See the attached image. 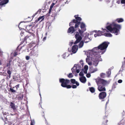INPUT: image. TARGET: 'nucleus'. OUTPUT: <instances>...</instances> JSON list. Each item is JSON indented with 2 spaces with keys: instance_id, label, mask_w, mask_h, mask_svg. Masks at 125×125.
Segmentation results:
<instances>
[{
  "instance_id": "obj_1",
  "label": "nucleus",
  "mask_w": 125,
  "mask_h": 125,
  "mask_svg": "<svg viewBox=\"0 0 125 125\" xmlns=\"http://www.w3.org/2000/svg\"><path fill=\"white\" fill-rule=\"evenodd\" d=\"M78 15H75L74 17L75 19H73V21L75 23H77L75 24L74 27L75 28H78L80 25V29L78 28V32H76V34L75 35V37L76 39L74 44H76L80 42L82 40V36L83 35L84 32L86 30V26L85 24L83 22H81L80 21L82 20L81 18L78 16Z\"/></svg>"
},
{
  "instance_id": "obj_2",
  "label": "nucleus",
  "mask_w": 125,
  "mask_h": 125,
  "mask_svg": "<svg viewBox=\"0 0 125 125\" xmlns=\"http://www.w3.org/2000/svg\"><path fill=\"white\" fill-rule=\"evenodd\" d=\"M95 82L98 86L97 89L99 91L103 92L106 91L105 86L108 83L107 81L99 78L96 79Z\"/></svg>"
},
{
  "instance_id": "obj_3",
  "label": "nucleus",
  "mask_w": 125,
  "mask_h": 125,
  "mask_svg": "<svg viewBox=\"0 0 125 125\" xmlns=\"http://www.w3.org/2000/svg\"><path fill=\"white\" fill-rule=\"evenodd\" d=\"M120 25L116 24L115 22H113L111 25H108L106 27L107 29L112 33H116L118 34L119 30L121 29Z\"/></svg>"
},
{
  "instance_id": "obj_4",
  "label": "nucleus",
  "mask_w": 125,
  "mask_h": 125,
  "mask_svg": "<svg viewBox=\"0 0 125 125\" xmlns=\"http://www.w3.org/2000/svg\"><path fill=\"white\" fill-rule=\"evenodd\" d=\"M60 83H61V86L63 87L66 88L67 89L70 88L72 87V86L68 84L70 83L69 80L64 78H60L59 79Z\"/></svg>"
},
{
  "instance_id": "obj_5",
  "label": "nucleus",
  "mask_w": 125,
  "mask_h": 125,
  "mask_svg": "<svg viewBox=\"0 0 125 125\" xmlns=\"http://www.w3.org/2000/svg\"><path fill=\"white\" fill-rule=\"evenodd\" d=\"M109 44V43H108L106 42H104L98 46V48L97 49H100V50H105Z\"/></svg>"
},
{
  "instance_id": "obj_6",
  "label": "nucleus",
  "mask_w": 125,
  "mask_h": 125,
  "mask_svg": "<svg viewBox=\"0 0 125 125\" xmlns=\"http://www.w3.org/2000/svg\"><path fill=\"white\" fill-rule=\"evenodd\" d=\"M26 40V43L28 42L30 43L29 41L32 40L33 38V36L32 35H31L30 36H26L24 38Z\"/></svg>"
},
{
  "instance_id": "obj_7",
  "label": "nucleus",
  "mask_w": 125,
  "mask_h": 125,
  "mask_svg": "<svg viewBox=\"0 0 125 125\" xmlns=\"http://www.w3.org/2000/svg\"><path fill=\"white\" fill-rule=\"evenodd\" d=\"M106 96V93L104 92H101L99 94V97L100 99H104Z\"/></svg>"
},
{
  "instance_id": "obj_8",
  "label": "nucleus",
  "mask_w": 125,
  "mask_h": 125,
  "mask_svg": "<svg viewBox=\"0 0 125 125\" xmlns=\"http://www.w3.org/2000/svg\"><path fill=\"white\" fill-rule=\"evenodd\" d=\"M77 29V28H75L74 27H69L68 30L67 32L68 33H71L74 32Z\"/></svg>"
},
{
  "instance_id": "obj_9",
  "label": "nucleus",
  "mask_w": 125,
  "mask_h": 125,
  "mask_svg": "<svg viewBox=\"0 0 125 125\" xmlns=\"http://www.w3.org/2000/svg\"><path fill=\"white\" fill-rule=\"evenodd\" d=\"M101 56L100 55H98V58H96L95 60L93 62V64L95 66H96L98 65L99 62L100 61V60L101 57Z\"/></svg>"
},
{
  "instance_id": "obj_10",
  "label": "nucleus",
  "mask_w": 125,
  "mask_h": 125,
  "mask_svg": "<svg viewBox=\"0 0 125 125\" xmlns=\"http://www.w3.org/2000/svg\"><path fill=\"white\" fill-rule=\"evenodd\" d=\"M74 67H77L78 69L80 70L81 69V67L80 64H74V67L71 69V70L72 71V73L73 74H74L75 72V71L74 70V69L73 68Z\"/></svg>"
},
{
  "instance_id": "obj_11",
  "label": "nucleus",
  "mask_w": 125,
  "mask_h": 125,
  "mask_svg": "<svg viewBox=\"0 0 125 125\" xmlns=\"http://www.w3.org/2000/svg\"><path fill=\"white\" fill-rule=\"evenodd\" d=\"M29 55L31 56L37 57L38 55V52L32 50L29 54Z\"/></svg>"
},
{
  "instance_id": "obj_12",
  "label": "nucleus",
  "mask_w": 125,
  "mask_h": 125,
  "mask_svg": "<svg viewBox=\"0 0 125 125\" xmlns=\"http://www.w3.org/2000/svg\"><path fill=\"white\" fill-rule=\"evenodd\" d=\"M98 48V47H95L93 49V50L94 51V52L96 53H97L98 52V53H99V54H103L105 52V51H104L103 52H101V51L100 52L97 51H98V50H100V49H97Z\"/></svg>"
},
{
  "instance_id": "obj_13",
  "label": "nucleus",
  "mask_w": 125,
  "mask_h": 125,
  "mask_svg": "<svg viewBox=\"0 0 125 125\" xmlns=\"http://www.w3.org/2000/svg\"><path fill=\"white\" fill-rule=\"evenodd\" d=\"M78 49V46L77 45H74L72 47V52L74 53L77 52Z\"/></svg>"
},
{
  "instance_id": "obj_14",
  "label": "nucleus",
  "mask_w": 125,
  "mask_h": 125,
  "mask_svg": "<svg viewBox=\"0 0 125 125\" xmlns=\"http://www.w3.org/2000/svg\"><path fill=\"white\" fill-rule=\"evenodd\" d=\"M70 81L71 82V83L73 84H76V85L77 86H79V84L77 81H76L75 79H71L70 80Z\"/></svg>"
},
{
  "instance_id": "obj_15",
  "label": "nucleus",
  "mask_w": 125,
  "mask_h": 125,
  "mask_svg": "<svg viewBox=\"0 0 125 125\" xmlns=\"http://www.w3.org/2000/svg\"><path fill=\"white\" fill-rule=\"evenodd\" d=\"M9 0H3L0 2V6H3L8 2Z\"/></svg>"
},
{
  "instance_id": "obj_16",
  "label": "nucleus",
  "mask_w": 125,
  "mask_h": 125,
  "mask_svg": "<svg viewBox=\"0 0 125 125\" xmlns=\"http://www.w3.org/2000/svg\"><path fill=\"white\" fill-rule=\"evenodd\" d=\"M80 80L81 82L83 83H85L86 81V78L84 76L81 77L80 78Z\"/></svg>"
},
{
  "instance_id": "obj_17",
  "label": "nucleus",
  "mask_w": 125,
  "mask_h": 125,
  "mask_svg": "<svg viewBox=\"0 0 125 125\" xmlns=\"http://www.w3.org/2000/svg\"><path fill=\"white\" fill-rule=\"evenodd\" d=\"M10 106L11 108H12L14 110H15L16 109V107L15 105V104L11 102L10 103Z\"/></svg>"
},
{
  "instance_id": "obj_18",
  "label": "nucleus",
  "mask_w": 125,
  "mask_h": 125,
  "mask_svg": "<svg viewBox=\"0 0 125 125\" xmlns=\"http://www.w3.org/2000/svg\"><path fill=\"white\" fill-rule=\"evenodd\" d=\"M106 118H104L103 119V122L102 123L103 125H106L107 124V123L108 122V120L106 119Z\"/></svg>"
},
{
  "instance_id": "obj_19",
  "label": "nucleus",
  "mask_w": 125,
  "mask_h": 125,
  "mask_svg": "<svg viewBox=\"0 0 125 125\" xmlns=\"http://www.w3.org/2000/svg\"><path fill=\"white\" fill-rule=\"evenodd\" d=\"M23 94H21L18 95L17 97V99L19 100H21L23 98Z\"/></svg>"
},
{
  "instance_id": "obj_20",
  "label": "nucleus",
  "mask_w": 125,
  "mask_h": 125,
  "mask_svg": "<svg viewBox=\"0 0 125 125\" xmlns=\"http://www.w3.org/2000/svg\"><path fill=\"white\" fill-rule=\"evenodd\" d=\"M124 21V19L122 18H118L116 19V21L119 23L123 22Z\"/></svg>"
},
{
  "instance_id": "obj_21",
  "label": "nucleus",
  "mask_w": 125,
  "mask_h": 125,
  "mask_svg": "<svg viewBox=\"0 0 125 125\" xmlns=\"http://www.w3.org/2000/svg\"><path fill=\"white\" fill-rule=\"evenodd\" d=\"M97 36H101L102 35H104V33L102 31H98V32L97 33Z\"/></svg>"
},
{
  "instance_id": "obj_22",
  "label": "nucleus",
  "mask_w": 125,
  "mask_h": 125,
  "mask_svg": "<svg viewBox=\"0 0 125 125\" xmlns=\"http://www.w3.org/2000/svg\"><path fill=\"white\" fill-rule=\"evenodd\" d=\"M43 17H44V16H41L39 18H38L37 20H36L35 21L37 22L38 21H39L41 19H42L41 21H42L44 19V18H43Z\"/></svg>"
},
{
  "instance_id": "obj_23",
  "label": "nucleus",
  "mask_w": 125,
  "mask_h": 125,
  "mask_svg": "<svg viewBox=\"0 0 125 125\" xmlns=\"http://www.w3.org/2000/svg\"><path fill=\"white\" fill-rule=\"evenodd\" d=\"M104 35L107 37H111L112 36V34L110 33H104Z\"/></svg>"
},
{
  "instance_id": "obj_24",
  "label": "nucleus",
  "mask_w": 125,
  "mask_h": 125,
  "mask_svg": "<svg viewBox=\"0 0 125 125\" xmlns=\"http://www.w3.org/2000/svg\"><path fill=\"white\" fill-rule=\"evenodd\" d=\"M22 47L20 46L19 45L17 47V48L16 51H18V52H19V54H20L19 52L21 50V49Z\"/></svg>"
},
{
  "instance_id": "obj_25",
  "label": "nucleus",
  "mask_w": 125,
  "mask_h": 125,
  "mask_svg": "<svg viewBox=\"0 0 125 125\" xmlns=\"http://www.w3.org/2000/svg\"><path fill=\"white\" fill-rule=\"evenodd\" d=\"M77 23H75L73 21V20L70 23L69 25L70 27H73V26L74 25V24H76Z\"/></svg>"
},
{
  "instance_id": "obj_26",
  "label": "nucleus",
  "mask_w": 125,
  "mask_h": 125,
  "mask_svg": "<svg viewBox=\"0 0 125 125\" xmlns=\"http://www.w3.org/2000/svg\"><path fill=\"white\" fill-rule=\"evenodd\" d=\"M89 90L92 93H94L95 91V89L93 87H89Z\"/></svg>"
},
{
  "instance_id": "obj_27",
  "label": "nucleus",
  "mask_w": 125,
  "mask_h": 125,
  "mask_svg": "<svg viewBox=\"0 0 125 125\" xmlns=\"http://www.w3.org/2000/svg\"><path fill=\"white\" fill-rule=\"evenodd\" d=\"M32 27V26L31 25L27 26L26 27V29L27 31H29L30 30L31 28Z\"/></svg>"
},
{
  "instance_id": "obj_28",
  "label": "nucleus",
  "mask_w": 125,
  "mask_h": 125,
  "mask_svg": "<svg viewBox=\"0 0 125 125\" xmlns=\"http://www.w3.org/2000/svg\"><path fill=\"white\" fill-rule=\"evenodd\" d=\"M84 44V42L83 41H81L79 44V48H82Z\"/></svg>"
},
{
  "instance_id": "obj_29",
  "label": "nucleus",
  "mask_w": 125,
  "mask_h": 125,
  "mask_svg": "<svg viewBox=\"0 0 125 125\" xmlns=\"http://www.w3.org/2000/svg\"><path fill=\"white\" fill-rule=\"evenodd\" d=\"M7 73L9 74V78H10L11 77V71L10 70H8L7 71Z\"/></svg>"
},
{
  "instance_id": "obj_30",
  "label": "nucleus",
  "mask_w": 125,
  "mask_h": 125,
  "mask_svg": "<svg viewBox=\"0 0 125 125\" xmlns=\"http://www.w3.org/2000/svg\"><path fill=\"white\" fill-rule=\"evenodd\" d=\"M117 84L116 82L114 83L113 85L112 86V89H114L116 87V85Z\"/></svg>"
},
{
  "instance_id": "obj_31",
  "label": "nucleus",
  "mask_w": 125,
  "mask_h": 125,
  "mask_svg": "<svg viewBox=\"0 0 125 125\" xmlns=\"http://www.w3.org/2000/svg\"><path fill=\"white\" fill-rule=\"evenodd\" d=\"M73 74L72 73H69L68 75H67L68 77L69 78H71L73 77Z\"/></svg>"
},
{
  "instance_id": "obj_32",
  "label": "nucleus",
  "mask_w": 125,
  "mask_h": 125,
  "mask_svg": "<svg viewBox=\"0 0 125 125\" xmlns=\"http://www.w3.org/2000/svg\"><path fill=\"white\" fill-rule=\"evenodd\" d=\"M100 76L102 78H104L105 76V74L103 73H101L100 74Z\"/></svg>"
},
{
  "instance_id": "obj_33",
  "label": "nucleus",
  "mask_w": 125,
  "mask_h": 125,
  "mask_svg": "<svg viewBox=\"0 0 125 125\" xmlns=\"http://www.w3.org/2000/svg\"><path fill=\"white\" fill-rule=\"evenodd\" d=\"M97 70V68H95L93 70L91 69V73H94Z\"/></svg>"
},
{
  "instance_id": "obj_34",
  "label": "nucleus",
  "mask_w": 125,
  "mask_h": 125,
  "mask_svg": "<svg viewBox=\"0 0 125 125\" xmlns=\"http://www.w3.org/2000/svg\"><path fill=\"white\" fill-rule=\"evenodd\" d=\"M18 53H19V52H18V51H16L15 50L14 52L13 53V56H15L17 55Z\"/></svg>"
},
{
  "instance_id": "obj_35",
  "label": "nucleus",
  "mask_w": 125,
  "mask_h": 125,
  "mask_svg": "<svg viewBox=\"0 0 125 125\" xmlns=\"http://www.w3.org/2000/svg\"><path fill=\"white\" fill-rule=\"evenodd\" d=\"M80 69H78V67H75V69H74V71H75L76 70V72L77 73H79L80 72Z\"/></svg>"
},
{
  "instance_id": "obj_36",
  "label": "nucleus",
  "mask_w": 125,
  "mask_h": 125,
  "mask_svg": "<svg viewBox=\"0 0 125 125\" xmlns=\"http://www.w3.org/2000/svg\"><path fill=\"white\" fill-rule=\"evenodd\" d=\"M25 41L26 42V40L24 38L23 39H22V41L21 42L19 45L20 46L21 45L23 44Z\"/></svg>"
},
{
  "instance_id": "obj_37",
  "label": "nucleus",
  "mask_w": 125,
  "mask_h": 125,
  "mask_svg": "<svg viewBox=\"0 0 125 125\" xmlns=\"http://www.w3.org/2000/svg\"><path fill=\"white\" fill-rule=\"evenodd\" d=\"M108 75V77H109L110 75L111 74V71H109L108 72H107L106 73Z\"/></svg>"
},
{
  "instance_id": "obj_38",
  "label": "nucleus",
  "mask_w": 125,
  "mask_h": 125,
  "mask_svg": "<svg viewBox=\"0 0 125 125\" xmlns=\"http://www.w3.org/2000/svg\"><path fill=\"white\" fill-rule=\"evenodd\" d=\"M10 91L12 93H15L16 92V91L14 90L13 89L11 88H10Z\"/></svg>"
},
{
  "instance_id": "obj_39",
  "label": "nucleus",
  "mask_w": 125,
  "mask_h": 125,
  "mask_svg": "<svg viewBox=\"0 0 125 125\" xmlns=\"http://www.w3.org/2000/svg\"><path fill=\"white\" fill-rule=\"evenodd\" d=\"M54 5H55V4L54 3H52V4H51V5L50 8L52 9V8H53V6Z\"/></svg>"
},
{
  "instance_id": "obj_40",
  "label": "nucleus",
  "mask_w": 125,
  "mask_h": 125,
  "mask_svg": "<svg viewBox=\"0 0 125 125\" xmlns=\"http://www.w3.org/2000/svg\"><path fill=\"white\" fill-rule=\"evenodd\" d=\"M77 85H73L72 86V87L73 89L76 88L77 87Z\"/></svg>"
},
{
  "instance_id": "obj_41",
  "label": "nucleus",
  "mask_w": 125,
  "mask_h": 125,
  "mask_svg": "<svg viewBox=\"0 0 125 125\" xmlns=\"http://www.w3.org/2000/svg\"><path fill=\"white\" fill-rule=\"evenodd\" d=\"M79 75L80 76H83L84 75V74L82 72H81L79 74Z\"/></svg>"
},
{
  "instance_id": "obj_42",
  "label": "nucleus",
  "mask_w": 125,
  "mask_h": 125,
  "mask_svg": "<svg viewBox=\"0 0 125 125\" xmlns=\"http://www.w3.org/2000/svg\"><path fill=\"white\" fill-rule=\"evenodd\" d=\"M30 58V57L29 56H27L26 57V59L27 60H29Z\"/></svg>"
},
{
  "instance_id": "obj_43",
  "label": "nucleus",
  "mask_w": 125,
  "mask_h": 125,
  "mask_svg": "<svg viewBox=\"0 0 125 125\" xmlns=\"http://www.w3.org/2000/svg\"><path fill=\"white\" fill-rule=\"evenodd\" d=\"M86 77L88 78H89L91 76V75L90 74L87 73L86 75Z\"/></svg>"
},
{
  "instance_id": "obj_44",
  "label": "nucleus",
  "mask_w": 125,
  "mask_h": 125,
  "mask_svg": "<svg viewBox=\"0 0 125 125\" xmlns=\"http://www.w3.org/2000/svg\"><path fill=\"white\" fill-rule=\"evenodd\" d=\"M121 4L125 3V0H121Z\"/></svg>"
},
{
  "instance_id": "obj_45",
  "label": "nucleus",
  "mask_w": 125,
  "mask_h": 125,
  "mask_svg": "<svg viewBox=\"0 0 125 125\" xmlns=\"http://www.w3.org/2000/svg\"><path fill=\"white\" fill-rule=\"evenodd\" d=\"M122 82V80L120 79L118 81V82L119 83H121Z\"/></svg>"
},
{
  "instance_id": "obj_46",
  "label": "nucleus",
  "mask_w": 125,
  "mask_h": 125,
  "mask_svg": "<svg viewBox=\"0 0 125 125\" xmlns=\"http://www.w3.org/2000/svg\"><path fill=\"white\" fill-rule=\"evenodd\" d=\"M10 62L9 63H8L6 65V66L7 67H8L9 66H10Z\"/></svg>"
},
{
  "instance_id": "obj_47",
  "label": "nucleus",
  "mask_w": 125,
  "mask_h": 125,
  "mask_svg": "<svg viewBox=\"0 0 125 125\" xmlns=\"http://www.w3.org/2000/svg\"><path fill=\"white\" fill-rule=\"evenodd\" d=\"M103 32H108L107 30L105 29H104L103 30Z\"/></svg>"
},
{
  "instance_id": "obj_48",
  "label": "nucleus",
  "mask_w": 125,
  "mask_h": 125,
  "mask_svg": "<svg viewBox=\"0 0 125 125\" xmlns=\"http://www.w3.org/2000/svg\"><path fill=\"white\" fill-rule=\"evenodd\" d=\"M62 57L64 59H65L66 58V55L65 54H63V55H62Z\"/></svg>"
},
{
  "instance_id": "obj_49",
  "label": "nucleus",
  "mask_w": 125,
  "mask_h": 125,
  "mask_svg": "<svg viewBox=\"0 0 125 125\" xmlns=\"http://www.w3.org/2000/svg\"><path fill=\"white\" fill-rule=\"evenodd\" d=\"M80 63H81V64L82 65V66H83V61H82V60H81L80 61Z\"/></svg>"
},
{
  "instance_id": "obj_50",
  "label": "nucleus",
  "mask_w": 125,
  "mask_h": 125,
  "mask_svg": "<svg viewBox=\"0 0 125 125\" xmlns=\"http://www.w3.org/2000/svg\"><path fill=\"white\" fill-rule=\"evenodd\" d=\"M19 84H18L17 85H16L15 87H16V89H17L19 87Z\"/></svg>"
},
{
  "instance_id": "obj_51",
  "label": "nucleus",
  "mask_w": 125,
  "mask_h": 125,
  "mask_svg": "<svg viewBox=\"0 0 125 125\" xmlns=\"http://www.w3.org/2000/svg\"><path fill=\"white\" fill-rule=\"evenodd\" d=\"M45 123L46 124V125H50L49 123H48L47 121L46 120L45 121Z\"/></svg>"
},
{
  "instance_id": "obj_52",
  "label": "nucleus",
  "mask_w": 125,
  "mask_h": 125,
  "mask_svg": "<svg viewBox=\"0 0 125 125\" xmlns=\"http://www.w3.org/2000/svg\"><path fill=\"white\" fill-rule=\"evenodd\" d=\"M88 66L87 65H85L84 66V68L85 69H86V70H87L88 69Z\"/></svg>"
},
{
  "instance_id": "obj_53",
  "label": "nucleus",
  "mask_w": 125,
  "mask_h": 125,
  "mask_svg": "<svg viewBox=\"0 0 125 125\" xmlns=\"http://www.w3.org/2000/svg\"><path fill=\"white\" fill-rule=\"evenodd\" d=\"M34 122H33L31 121V125H34Z\"/></svg>"
},
{
  "instance_id": "obj_54",
  "label": "nucleus",
  "mask_w": 125,
  "mask_h": 125,
  "mask_svg": "<svg viewBox=\"0 0 125 125\" xmlns=\"http://www.w3.org/2000/svg\"><path fill=\"white\" fill-rule=\"evenodd\" d=\"M84 73L85 74H86L87 73V70L85 69V70L84 71Z\"/></svg>"
},
{
  "instance_id": "obj_55",
  "label": "nucleus",
  "mask_w": 125,
  "mask_h": 125,
  "mask_svg": "<svg viewBox=\"0 0 125 125\" xmlns=\"http://www.w3.org/2000/svg\"><path fill=\"white\" fill-rule=\"evenodd\" d=\"M52 10V9L50 8V9H49V14L51 12Z\"/></svg>"
},
{
  "instance_id": "obj_56",
  "label": "nucleus",
  "mask_w": 125,
  "mask_h": 125,
  "mask_svg": "<svg viewBox=\"0 0 125 125\" xmlns=\"http://www.w3.org/2000/svg\"><path fill=\"white\" fill-rule=\"evenodd\" d=\"M37 14V12H36V13H35L32 16V17H34L35 16V15H36V14Z\"/></svg>"
},
{
  "instance_id": "obj_57",
  "label": "nucleus",
  "mask_w": 125,
  "mask_h": 125,
  "mask_svg": "<svg viewBox=\"0 0 125 125\" xmlns=\"http://www.w3.org/2000/svg\"><path fill=\"white\" fill-rule=\"evenodd\" d=\"M37 14V12H36V13H35L32 16V17H34L35 16V15H36V14Z\"/></svg>"
},
{
  "instance_id": "obj_58",
  "label": "nucleus",
  "mask_w": 125,
  "mask_h": 125,
  "mask_svg": "<svg viewBox=\"0 0 125 125\" xmlns=\"http://www.w3.org/2000/svg\"><path fill=\"white\" fill-rule=\"evenodd\" d=\"M3 52H0V56H1V57H2V56H3Z\"/></svg>"
},
{
  "instance_id": "obj_59",
  "label": "nucleus",
  "mask_w": 125,
  "mask_h": 125,
  "mask_svg": "<svg viewBox=\"0 0 125 125\" xmlns=\"http://www.w3.org/2000/svg\"><path fill=\"white\" fill-rule=\"evenodd\" d=\"M46 37H44V38L43 39V41H44L46 40Z\"/></svg>"
},
{
  "instance_id": "obj_60",
  "label": "nucleus",
  "mask_w": 125,
  "mask_h": 125,
  "mask_svg": "<svg viewBox=\"0 0 125 125\" xmlns=\"http://www.w3.org/2000/svg\"><path fill=\"white\" fill-rule=\"evenodd\" d=\"M25 33V32H24L23 31H21V34H24Z\"/></svg>"
},
{
  "instance_id": "obj_61",
  "label": "nucleus",
  "mask_w": 125,
  "mask_h": 125,
  "mask_svg": "<svg viewBox=\"0 0 125 125\" xmlns=\"http://www.w3.org/2000/svg\"><path fill=\"white\" fill-rule=\"evenodd\" d=\"M120 1L119 0L117 1H116V3L118 4L120 3Z\"/></svg>"
},
{
  "instance_id": "obj_62",
  "label": "nucleus",
  "mask_w": 125,
  "mask_h": 125,
  "mask_svg": "<svg viewBox=\"0 0 125 125\" xmlns=\"http://www.w3.org/2000/svg\"><path fill=\"white\" fill-rule=\"evenodd\" d=\"M94 36L95 37H96L97 36V34H95L94 35Z\"/></svg>"
},
{
  "instance_id": "obj_63",
  "label": "nucleus",
  "mask_w": 125,
  "mask_h": 125,
  "mask_svg": "<svg viewBox=\"0 0 125 125\" xmlns=\"http://www.w3.org/2000/svg\"><path fill=\"white\" fill-rule=\"evenodd\" d=\"M3 113L4 115H7V113H6V112H5L4 113L3 112Z\"/></svg>"
},
{
  "instance_id": "obj_64",
  "label": "nucleus",
  "mask_w": 125,
  "mask_h": 125,
  "mask_svg": "<svg viewBox=\"0 0 125 125\" xmlns=\"http://www.w3.org/2000/svg\"><path fill=\"white\" fill-rule=\"evenodd\" d=\"M6 121L8 122V121L7 120H6V121L5 122V123L6 124H7L8 123V122H6Z\"/></svg>"
}]
</instances>
